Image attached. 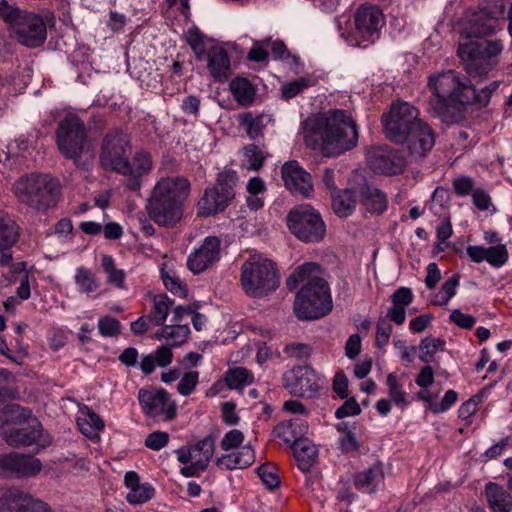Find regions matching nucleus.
<instances>
[{"mask_svg": "<svg viewBox=\"0 0 512 512\" xmlns=\"http://www.w3.org/2000/svg\"><path fill=\"white\" fill-rule=\"evenodd\" d=\"M503 45L499 40H469L460 43L457 54L469 78L455 70L444 71L429 77L428 87L433 100H449L469 105L473 93L472 80L481 81L496 66L497 56Z\"/></svg>", "mask_w": 512, "mask_h": 512, "instance_id": "obj_1", "label": "nucleus"}, {"mask_svg": "<svg viewBox=\"0 0 512 512\" xmlns=\"http://www.w3.org/2000/svg\"><path fill=\"white\" fill-rule=\"evenodd\" d=\"M301 133L305 145L325 157H337L352 150L359 138L356 121L343 109L311 114L301 122Z\"/></svg>", "mask_w": 512, "mask_h": 512, "instance_id": "obj_2", "label": "nucleus"}, {"mask_svg": "<svg viewBox=\"0 0 512 512\" xmlns=\"http://www.w3.org/2000/svg\"><path fill=\"white\" fill-rule=\"evenodd\" d=\"M322 268L315 262L297 267L287 278L286 287L293 291L303 283L294 300V313L300 320H315L332 309V298L327 281L321 276Z\"/></svg>", "mask_w": 512, "mask_h": 512, "instance_id": "obj_3", "label": "nucleus"}, {"mask_svg": "<svg viewBox=\"0 0 512 512\" xmlns=\"http://www.w3.org/2000/svg\"><path fill=\"white\" fill-rule=\"evenodd\" d=\"M190 193V182L183 176L166 177L154 186L146 203L149 217L159 226L172 227L183 215V203Z\"/></svg>", "mask_w": 512, "mask_h": 512, "instance_id": "obj_4", "label": "nucleus"}, {"mask_svg": "<svg viewBox=\"0 0 512 512\" xmlns=\"http://www.w3.org/2000/svg\"><path fill=\"white\" fill-rule=\"evenodd\" d=\"M241 285L253 298H261L275 291L279 276L275 264L261 255L249 257L241 266Z\"/></svg>", "mask_w": 512, "mask_h": 512, "instance_id": "obj_5", "label": "nucleus"}, {"mask_svg": "<svg viewBox=\"0 0 512 512\" xmlns=\"http://www.w3.org/2000/svg\"><path fill=\"white\" fill-rule=\"evenodd\" d=\"M15 191L22 203L35 210L45 211L56 205L60 184L48 174L33 173L18 180Z\"/></svg>", "mask_w": 512, "mask_h": 512, "instance_id": "obj_6", "label": "nucleus"}, {"mask_svg": "<svg viewBox=\"0 0 512 512\" xmlns=\"http://www.w3.org/2000/svg\"><path fill=\"white\" fill-rule=\"evenodd\" d=\"M30 419L19 428H2L1 436L8 445L19 448L27 447L37 442L41 434V424L32 417L31 411L19 405H7L0 411V420L6 422H21Z\"/></svg>", "mask_w": 512, "mask_h": 512, "instance_id": "obj_7", "label": "nucleus"}, {"mask_svg": "<svg viewBox=\"0 0 512 512\" xmlns=\"http://www.w3.org/2000/svg\"><path fill=\"white\" fill-rule=\"evenodd\" d=\"M87 133L84 122L69 113L59 121L56 130V142L60 153L78 165L86 145Z\"/></svg>", "mask_w": 512, "mask_h": 512, "instance_id": "obj_8", "label": "nucleus"}, {"mask_svg": "<svg viewBox=\"0 0 512 512\" xmlns=\"http://www.w3.org/2000/svg\"><path fill=\"white\" fill-rule=\"evenodd\" d=\"M421 120L419 110L412 104L405 101L392 103L382 116L385 136L396 144H403L411 129Z\"/></svg>", "mask_w": 512, "mask_h": 512, "instance_id": "obj_9", "label": "nucleus"}, {"mask_svg": "<svg viewBox=\"0 0 512 512\" xmlns=\"http://www.w3.org/2000/svg\"><path fill=\"white\" fill-rule=\"evenodd\" d=\"M54 14L44 9L41 13L26 11L21 19L15 24L12 32L16 40L28 48H38L47 39V27L54 25Z\"/></svg>", "mask_w": 512, "mask_h": 512, "instance_id": "obj_10", "label": "nucleus"}, {"mask_svg": "<svg viewBox=\"0 0 512 512\" xmlns=\"http://www.w3.org/2000/svg\"><path fill=\"white\" fill-rule=\"evenodd\" d=\"M286 220L290 232L303 242H319L325 235V223L310 205L294 207L289 211Z\"/></svg>", "mask_w": 512, "mask_h": 512, "instance_id": "obj_11", "label": "nucleus"}, {"mask_svg": "<svg viewBox=\"0 0 512 512\" xmlns=\"http://www.w3.org/2000/svg\"><path fill=\"white\" fill-rule=\"evenodd\" d=\"M238 181L237 173L224 170L218 175L215 185L207 188L198 203L199 212L203 216L222 212L235 196L234 187Z\"/></svg>", "mask_w": 512, "mask_h": 512, "instance_id": "obj_12", "label": "nucleus"}, {"mask_svg": "<svg viewBox=\"0 0 512 512\" xmlns=\"http://www.w3.org/2000/svg\"><path fill=\"white\" fill-rule=\"evenodd\" d=\"M130 153L129 136L120 128L107 132L101 144L100 160L104 168L114 172H124V160Z\"/></svg>", "mask_w": 512, "mask_h": 512, "instance_id": "obj_13", "label": "nucleus"}, {"mask_svg": "<svg viewBox=\"0 0 512 512\" xmlns=\"http://www.w3.org/2000/svg\"><path fill=\"white\" fill-rule=\"evenodd\" d=\"M138 400L143 412L149 417L170 421L176 416V404L163 389H141Z\"/></svg>", "mask_w": 512, "mask_h": 512, "instance_id": "obj_14", "label": "nucleus"}, {"mask_svg": "<svg viewBox=\"0 0 512 512\" xmlns=\"http://www.w3.org/2000/svg\"><path fill=\"white\" fill-rule=\"evenodd\" d=\"M319 379L308 366H297L283 375V384L294 396L313 398L320 390Z\"/></svg>", "mask_w": 512, "mask_h": 512, "instance_id": "obj_15", "label": "nucleus"}, {"mask_svg": "<svg viewBox=\"0 0 512 512\" xmlns=\"http://www.w3.org/2000/svg\"><path fill=\"white\" fill-rule=\"evenodd\" d=\"M367 162L374 172L386 175L400 174L405 167L404 159L398 152L386 145L371 148L367 153Z\"/></svg>", "mask_w": 512, "mask_h": 512, "instance_id": "obj_16", "label": "nucleus"}, {"mask_svg": "<svg viewBox=\"0 0 512 512\" xmlns=\"http://www.w3.org/2000/svg\"><path fill=\"white\" fill-rule=\"evenodd\" d=\"M402 145L414 160L425 158L435 145V132L423 119L415 125Z\"/></svg>", "mask_w": 512, "mask_h": 512, "instance_id": "obj_17", "label": "nucleus"}, {"mask_svg": "<svg viewBox=\"0 0 512 512\" xmlns=\"http://www.w3.org/2000/svg\"><path fill=\"white\" fill-rule=\"evenodd\" d=\"M284 185L294 196L308 198L313 193L311 175L297 161L286 162L281 168Z\"/></svg>", "mask_w": 512, "mask_h": 512, "instance_id": "obj_18", "label": "nucleus"}, {"mask_svg": "<svg viewBox=\"0 0 512 512\" xmlns=\"http://www.w3.org/2000/svg\"><path fill=\"white\" fill-rule=\"evenodd\" d=\"M127 166L124 172H117L126 177L124 186L130 191H138L142 185V178L149 174L152 169L151 155L144 151H137L132 160L128 156L124 160Z\"/></svg>", "mask_w": 512, "mask_h": 512, "instance_id": "obj_19", "label": "nucleus"}, {"mask_svg": "<svg viewBox=\"0 0 512 512\" xmlns=\"http://www.w3.org/2000/svg\"><path fill=\"white\" fill-rule=\"evenodd\" d=\"M0 512H52V510L43 501L16 489L0 497Z\"/></svg>", "mask_w": 512, "mask_h": 512, "instance_id": "obj_20", "label": "nucleus"}, {"mask_svg": "<svg viewBox=\"0 0 512 512\" xmlns=\"http://www.w3.org/2000/svg\"><path fill=\"white\" fill-rule=\"evenodd\" d=\"M220 240L217 237H206L203 244L192 252L187 259L188 268L194 273L203 272L219 259Z\"/></svg>", "mask_w": 512, "mask_h": 512, "instance_id": "obj_21", "label": "nucleus"}, {"mask_svg": "<svg viewBox=\"0 0 512 512\" xmlns=\"http://www.w3.org/2000/svg\"><path fill=\"white\" fill-rule=\"evenodd\" d=\"M384 24L381 10L376 6H361L355 15V26L359 34L366 39L378 34Z\"/></svg>", "mask_w": 512, "mask_h": 512, "instance_id": "obj_22", "label": "nucleus"}, {"mask_svg": "<svg viewBox=\"0 0 512 512\" xmlns=\"http://www.w3.org/2000/svg\"><path fill=\"white\" fill-rule=\"evenodd\" d=\"M205 59L207 60L208 71L214 81L223 82L231 76L230 57L222 46L214 45L210 47L207 50Z\"/></svg>", "mask_w": 512, "mask_h": 512, "instance_id": "obj_23", "label": "nucleus"}, {"mask_svg": "<svg viewBox=\"0 0 512 512\" xmlns=\"http://www.w3.org/2000/svg\"><path fill=\"white\" fill-rule=\"evenodd\" d=\"M124 483L129 489L126 499L130 504H143L154 496V488L149 483L141 484L139 475L135 471L125 473Z\"/></svg>", "mask_w": 512, "mask_h": 512, "instance_id": "obj_24", "label": "nucleus"}, {"mask_svg": "<svg viewBox=\"0 0 512 512\" xmlns=\"http://www.w3.org/2000/svg\"><path fill=\"white\" fill-rule=\"evenodd\" d=\"M384 481L382 464L377 462L368 469L356 473L354 476L355 487L363 493H375Z\"/></svg>", "mask_w": 512, "mask_h": 512, "instance_id": "obj_25", "label": "nucleus"}, {"mask_svg": "<svg viewBox=\"0 0 512 512\" xmlns=\"http://www.w3.org/2000/svg\"><path fill=\"white\" fill-rule=\"evenodd\" d=\"M485 497L492 512L512 511V496L498 483L488 482L485 485Z\"/></svg>", "mask_w": 512, "mask_h": 512, "instance_id": "obj_26", "label": "nucleus"}, {"mask_svg": "<svg viewBox=\"0 0 512 512\" xmlns=\"http://www.w3.org/2000/svg\"><path fill=\"white\" fill-rule=\"evenodd\" d=\"M429 112L434 116L441 119L443 123L455 124L463 119L464 105L450 102L449 100H430Z\"/></svg>", "mask_w": 512, "mask_h": 512, "instance_id": "obj_27", "label": "nucleus"}, {"mask_svg": "<svg viewBox=\"0 0 512 512\" xmlns=\"http://www.w3.org/2000/svg\"><path fill=\"white\" fill-rule=\"evenodd\" d=\"M255 461L254 450L251 446L246 445L236 453H230L217 459L216 465L220 469L234 470L245 469L252 465Z\"/></svg>", "mask_w": 512, "mask_h": 512, "instance_id": "obj_28", "label": "nucleus"}, {"mask_svg": "<svg viewBox=\"0 0 512 512\" xmlns=\"http://www.w3.org/2000/svg\"><path fill=\"white\" fill-rule=\"evenodd\" d=\"M292 449L299 469L303 472L310 471L317 458V448L307 438L293 441Z\"/></svg>", "mask_w": 512, "mask_h": 512, "instance_id": "obj_29", "label": "nucleus"}, {"mask_svg": "<svg viewBox=\"0 0 512 512\" xmlns=\"http://www.w3.org/2000/svg\"><path fill=\"white\" fill-rule=\"evenodd\" d=\"M361 203L372 214H382L387 209L386 195L366 182L360 187Z\"/></svg>", "mask_w": 512, "mask_h": 512, "instance_id": "obj_30", "label": "nucleus"}, {"mask_svg": "<svg viewBox=\"0 0 512 512\" xmlns=\"http://www.w3.org/2000/svg\"><path fill=\"white\" fill-rule=\"evenodd\" d=\"M42 468L41 461L32 456L12 453V476L31 477L37 475Z\"/></svg>", "mask_w": 512, "mask_h": 512, "instance_id": "obj_31", "label": "nucleus"}, {"mask_svg": "<svg viewBox=\"0 0 512 512\" xmlns=\"http://www.w3.org/2000/svg\"><path fill=\"white\" fill-rule=\"evenodd\" d=\"M19 226L6 212L0 211V250H8L19 239Z\"/></svg>", "mask_w": 512, "mask_h": 512, "instance_id": "obj_32", "label": "nucleus"}, {"mask_svg": "<svg viewBox=\"0 0 512 512\" xmlns=\"http://www.w3.org/2000/svg\"><path fill=\"white\" fill-rule=\"evenodd\" d=\"M230 91L236 102L243 107L250 106L256 95V89L246 78H235L230 82Z\"/></svg>", "mask_w": 512, "mask_h": 512, "instance_id": "obj_33", "label": "nucleus"}, {"mask_svg": "<svg viewBox=\"0 0 512 512\" xmlns=\"http://www.w3.org/2000/svg\"><path fill=\"white\" fill-rule=\"evenodd\" d=\"M190 449L192 462H196V466L206 469L215 451V439L210 435L206 436Z\"/></svg>", "mask_w": 512, "mask_h": 512, "instance_id": "obj_34", "label": "nucleus"}, {"mask_svg": "<svg viewBox=\"0 0 512 512\" xmlns=\"http://www.w3.org/2000/svg\"><path fill=\"white\" fill-rule=\"evenodd\" d=\"M190 334V328L188 325H166L162 329L155 333V337L158 340L165 339L168 342V346H180L187 341Z\"/></svg>", "mask_w": 512, "mask_h": 512, "instance_id": "obj_35", "label": "nucleus"}, {"mask_svg": "<svg viewBox=\"0 0 512 512\" xmlns=\"http://www.w3.org/2000/svg\"><path fill=\"white\" fill-rule=\"evenodd\" d=\"M266 118L263 114L255 116L251 112H245L238 116L239 125L245 128L248 137L252 140L262 137L266 127Z\"/></svg>", "mask_w": 512, "mask_h": 512, "instance_id": "obj_36", "label": "nucleus"}, {"mask_svg": "<svg viewBox=\"0 0 512 512\" xmlns=\"http://www.w3.org/2000/svg\"><path fill=\"white\" fill-rule=\"evenodd\" d=\"M500 29L499 23H496L485 12L480 10L471 20L470 36L484 37L494 34Z\"/></svg>", "mask_w": 512, "mask_h": 512, "instance_id": "obj_37", "label": "nucleus"}, {"mask_svg": "<svg viewBox=\"0 0 512 512\" xmlns=\"http://www.w3.org/2000/svg\"><path fill=\"white\" fill-rule=\"evenodd\" d=\"M332 207L339 217H347L354 211L356 207V198L354 191L344 189L333 195Z\"/></svg>", "mask_w": 512, "mask_h": 512, "instance_id": "obj_38", "label": "nucleus"}, {"mask_svg": "<svg viewBox=\"0 0 512 512\" xmlns=\"http://www.w3.org/2000/svg\"><path fill=\"white\" fill-rule=\"evenodd\" d=\"M77 424L82 434L94 438L104 429V422L98 414L87 408L84 418H78Z\"/></svg>", "mask_w": 512, "mask_h": 512, "instance_id": "obj_39", "label": "nucleus"}, {"mask_svg": "<svg viewBox=\"0 0 512 512\" xmlns=\"http://www.w3.org/2000/svg\"><path fill=\"white\" fill-rule=\"evenodd\" d=\"M102 268L107 274V282L116 288H125L126 273L122 269L116 267L115 261L112 256L104 255L102 258Z\"/></svg>", "mask_w": 512, "mask_h": 512, "instance_id": "obj_40", "label": "nucleus"}, {"mask_svg": "<svg viewBox=\"0 0 512 512\" xmlns=\"http://www.w3.org/2000/svg\"><path fill=\"white\" fill-rule=\"evenodd\" d=\"M205 39L206 36L196 26L189 28L185 33L186 43L199 61L204 60L207 53Z\"/></svg>", "mask_w": 512, "mask_h": 512, "instance_id": "obj_41", "label": "nucleus"}, {"mask_svg": "<svg viewBox=\"0 0 512 512\" xmlns=\"http://www.w3.org/2000/svg\"><path fill=\"white\" fill-rule=\"evenodd\" d=\"M244 166L248 170H259L266 158V153L256 144H248L243 147Z\"/></svg>", "mask_w": 512, "mask_h": 512, "instance_id": "obj_42", "label": "nucleus"}, {"mask_svg": "<svg viewBox=\"0 0 512 512\" xmlns=\"http://www.w3.org/2000/svg\"><path fill=\"white\" fill-rule=\"evenodd\" d=\"M172 304L173 300L169 299L167 295L161 294L154 297L151 315L152 321L156 326L164 324Z\"/></svg>", "mask_w": 512, "mask_h": 512, "instance_id": "obj_43", "label": "nucleus"}, {"mask_svg": "<svg viewBox=\"0 0 512 512\" xmlns=\"http://www.w3.org/2000/svg\"><path fill=\"white\" fill-rule=\"evenodd\" d=\"M419 349L421 351L419 359L424 363H430L438 350L443 351L445 349V341L427 336L421 340Z\"/></svg>", "mask_w": 512, "mask_h": 512, "instance_id": "obj_44", "label": "nucleus"}, {"mask_svg": "<svg viewBox=\"0 0 512 512\" xmlns=\"http://www.w3.org/2000/svg\"><path fill=\"white\" fill-rule=\"evenodd\" d=\"M75 283L82 293H92L99 288V284L93 272L85 267H79L75 274Z\"/></svg>", "mask_w": 512, "mask_h": 512, "instance_id": "obj_45", "label": "nucleus"}, {"mask_svg": "<svg viewBox=\"0 0 512 512\" xmlns=\"http://www.w3.org/2000/svg\"><path fill=\"white\" fill-rule=\"evenodd\" d=\"M509 253L504 244H496L485 248V259L491 266L500 268L508 261Z\"/></svg>", "mask_w": 512, "mask_h": 512, "instance_id": "obj_46", "label": "nucleus"}, {"mask_svg": "<svg viewBox=\"0 0 512 512\" xmlns=\"http://www.w3.org/2000/svg\"><path fill=\"white\" fill-rule=\"evenodd\" d=\"M27 10L11 5L7 0H0V17L12 30Z\"/></svg>", "mask_w": 512, "mask_h": 512, "instance_id": "obj_47", "label": "nucleus"}, {"mask_svg": "<svg viewBox=\"0 0 512 512\" xmlns=\"http://www.w3.org/2000/svg\"><path fill=\"white\" fill-rule=\"evenodd\" d=\"M500 86V81H493L489 85L482 88L480 91H477L473 86V93L471 99L469 101V105H476L480 108L486 107L491 99V96L494 91H496Z\"/></svg>", "mask_w": 512, "mask_h": 512, "instance_id": "obj_48", "label": "nucleus"}, {"mask_svg": "<svg viewBox=\"0 0 512 512\" xmlns=\"http://www.w3.org/2000/svg\"><path fill=\"white\" fill-rule=\"evenodd\" d=\"M387 385L389 390V395L392 401L397 406H406L408 404L407 394L403 390L402 385L398 382V378L394 373H390L387 376Z\"/></svg>", "mask_w": 512, "mask_h": 512, "instance_id": "obj_49", "label": "nucleus"}, {"mask_svg": "<svg viewBox=\"0 0 512 512\" xmlns=\"http://www.w3.org/2000/svg\"><path fill=\"white\" fill-rule=\"evenodd\" d=\"M458 285L459 275L454 274L443 283L440 291L436 296L435 304L446 305L449 300L456 294V288Z\"/></svg>", "mask_w": 512, "mask_h": 512, "instance_id": "obj_50", "label": "nucleus"}, {"mask_svg": "<svg viewBox=\"0 0 512 512\" xmlns=\"http://www.w3.org/2000/svg\"><path fill=\"white\" fill-rule=\"evenodd\" d=\"M276 467L271 463H265L257 468V474L263 484L269 488H277L280 484L279 476L276 473Z\"/></svg>", "mask_w": 512, "mask_h": 512, "instance_id": "obj_51", "label": "nucleus"}, {"mask_svg": "<svg viewBox=\"0 0 512 512\" xmlns=\"http://www.w3.org/2000/svg\"><path fill=\"white\" fill-rule=\"evenodd\" d=\"M309 86L310 80L304 77L286 83L281 87L282 98L291 99L300 94L304 89L308 88Z\"/></svg>", "mask_w": 512, "mask_h": 512, "instance_id": "obj_52", "label": "nucleus"}, {"mask_svg": "<svg viewBox=\"0 0 512 512\" xmlns=\"http://www.w3.org/2000/svg\"><path fill=\"white\" fill-rule=\"evenodd\" d=\"M162 280L167 290L171 293L181 298L187 297V287L177 276H172L168 272L162 271Z\"/></svg>", "mask_w": 512, "mask_h": 512, "instance_id": "obj_53", "label": "nucleus"}, {"mask_svg": "<svg viewBox=\"0 0 512 512\" xmlns=\"http://www.w3.org/2000/svg\"><path fill=\"white\" fill-rule=\"evenodd\" d=\"M392 333V325L387 318H379L376 325L375 344L378 348H382L389 342Z\"/></svg>", "mask_w": 512, "mask_h": 512, "instance_id": "obj_54", "label": "nucleus"}, {"mask_svg": "<svg viewBox=\"0 0 512 512\" xmlns=\"http://www.w3.org/2000/svg\"><path fill=\"white\" fill-rule=\"evenodd\" d=\"M120 322L111 316H105L99 319L98 329L102 336L113 337L120 333Z\"/></svg>", "mask_w": 512, "mask_h": 512, "instance_id": "obj_55", "label": "nucleus"}, {"mask_svg": "<svg viewBox=\"0 0 512 512\" xmlns=\"http://www.w3.org/2000/svg\"><path fill=\"white\" fill-rule=\"evenodd\" d=\"M199 373L197 371H190L185 373L180 379L177 390L183 396L190 395L198 383Z\"/></svg>", "mask_w": 512, "mask_h": 512, "instance_id": "obj_56", "label": "nucleus"}, {"mask_svg": "<svg viewBox=\"0 0 512 512\" xmlns=\"http://www.w3.org/2000/svg\"><path fill=\"white\" fill-rule=\"evenodd\" d=\"M225 381L230 388H238L239 385L249 383L250 373L245 368H236L229 370Z\"/></svg>", "mask_w": 512, "mask_h": 512, "instance_id": "obj_57", "label": "nucleus"}, {"mask_svg": "<svg viewBox=\"0 0 512 512\" xmlns=\"http://www.w3.org/2000/svg\"><path fill=\"white\" fill-rule=\"evenodd\" d=\"M169 442V434L164 431L150 433L145 439V446L151 450L159 451Z\"/></svg>", "mask_w": 512, "mask_h": 512, "instance_id": "obj_58", "label": "nucleus"}, {"mask_svg": "<svg viewBox=\"0 0 512 512\" xmlns=\"http://www.w3.org/2000/svg\"><path fill=\"white\" fill-rule=\"evenodd\" d=\"M244 441V435L240 430L228 431L222 438L220 446L223 450L229 451L239 447Z\"/></svg>", "mask_w": 512, "mask_h": 512, "instance_id": "obj_59", "label": "nucleus"}, {"mask_svg": "<svg viewBox=\"0 0 512 512\" xmlns=\"http://www.w3.org/2000/svg\"><path fill=\"white\" fill-rule=\"evenodd\" d=\"M506 6L503 0H492L481 9L485 12L492 20L499 23V20L504 18Z\"/></svg>", "mask_w": 512, "mask_h": 512, "instance_id": "obj_60", "label": "nucleus"}, {"mask_svg": "<svg viewBox=\"0 0 512 512\" xmlns=\"http://www.w3.org/2000/svg\"><path fill=\"white\" fill-rule=\"evenodd\" d=\"M270 45V39H263L254 43L253 47L249 51L248 59L255 62H264L268 58V53L265 47Z\"/></svg>", "mask_w": 512, "mask_h": 512, "instance_id": "obj_61", "label": "nucleus"}, {"mask_svg": "<svg viewBox=\"0 0 512 512\" xmlns=\"http://www.w3.org/2000/svg\"><path fill=\"white\" fill-rule=\"evenodd\" d=\"M269 46H271V51L275 60L291 59L293 63H298V58L294 55H291L283 41L270 40Z\"/></svg>", "mask_w": 512, "mask_h": 512, "instance_id": "obj_62", "label": "nucleus"}, {"mask_svg": "<svg viewBox=\"0 0 512 512\" xmlns=\"http://www.w3.org/2000/svg\"><path fill=\"white\" fill-rule=\"evenodd\" d=\"M361 409L359 404L356 402L354 398L347 399L342 406H340L336 412L335 416L338 419H342L349 416H355L360 414Z\"/></svg>", "mask_w": 512, "mask_h": 512, "instance_id": "obj_63", "label": "nucleus"}, {"mask_svg": "<svg viewBox=\"0 0 512 512\" xmlns=\"http://www.w3.org/2000/svg\"><path fill=\"white\" fill-rule=\"evenodd\" d=\"M449 318L457 326L464 329H471L476 323V319L472 315L465 314L459 309L453 310Z\"/></svg>", "mask_w": 512, "mask_h": 512, "instance_id": "obj_64", "label": "nucleus"}]
</instances>
